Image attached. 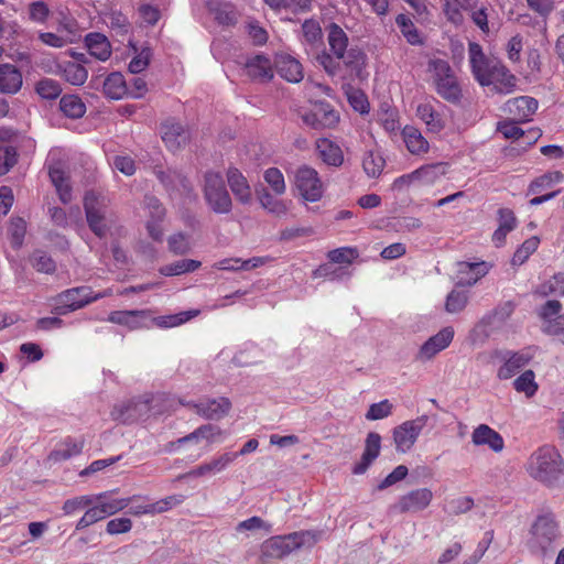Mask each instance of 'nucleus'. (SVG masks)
Segmentation results:
<instances>
[{
	"mask_svg": "<svg viewBox=\"0 0 564 564\" xmlns=\"http://www.w3.org/2000/svg\"><path fill=\"white\" fill-rule=\"evenodd\" d=\"M560 538L561 530L555 517L552 513L541 514L530 528L527 546L533 555L545 560L553 555Z\"/></svg>",
	"mask_w": 564,
	"mask_h": 564,
	"instance_id": "nucleus-3",
	"label": "nucleus"
},
{
	"mask_svg": "<svg viewBox=\"0 0 564 564\" xmlns=\"http://www.w3.org/2000/svg\"><path fill=\"white\" fill-rule=\"evenodd\" d=\"M199 310L183 311L176 314L163 315L151 318V322L160 328H172L183 325L192 318L198 316Z\"/></svg>",
	"mask_w": 564,
	"mask_h": 564,
	"instance_id": "nucleus-41",
	"label": "nucleus"
},
{
	"mask_svg": "<svg viewBox=\"0 0 564 564\" xmlns=\"http://www.w3.org/2000/svg\"><path fill=\"white\" fill-rule=\"evenodd\" d=\"M433 499V492L429 488H419L400 497L392 507L401 513L419 512L427 508Z\"/></svg>",
	"mask_w": 564,
	"mask_h": 564,
	"instance_id": "nucleus-13",
	"label": "nucleus"
},
{
	"mask_svg": "<svg viewBox=\"0 0 564 564\" xmlns=\"http://www.w3.org/2000/svg\"><path fill=\"white\" fill-rule=\"evenodd\" d=\"M402 137L410 153L421 155L429 151V142L416 128L411 126L404 127Z\"/></svg>",
	"mask_w": 564,
	"mask_h": 564,
	"instance_id": "nucleus-37",
	"label": "nucleus"
},
{
	"mask_svg": "<svg viewBox=\"0 0 564 564\" xmlns=\"http://www.w3.org/2000/svg\"><path fill=\"white\" fill-rule=\"evenodd\" d=\"M187 130L178 122L166 121L162 126V140L172 151L180 149L188 141Z\"/></svg>",
	"mask_w": 564,
	"mask_h": 564,
	"instance_id": "nucleus-27",
	"label": "nucleus"
},
{
	"mask_svg": "<svg viewBox=\"0 0 564 564\" xmlns=\"http://www.w3.org/2000/svg\"><path fill=\"white\" fill-rule=\"evenodd\" d=\"M228 185L236 197V199L248 205L252 202L251 187L246 176L236 167H230L227 172Z\"/></svg>",
	"mask_w": 564,
	"mask_h": 564,
	"instance_id": "nucleus-23",
	"label": "nucleus"
},
{
	"mask_svg": "<svg viewBox=\"0 0 564 564\" xmlns=\"http://www.w3.org/2000/svg\"><path fill=\"white\" fill-rule=\"evenodd\" d=\"M427 69L433 74L435 89L442 98L451 102L460 99L462 89L448 62L441 58L431 59Z\"/></svg>",
	"mask_w": 564,
	"mask_h": 564,
	"instance_id": "nucleus-6",
	"label": "nucleus"
},
{
	"mask_svg": "<svg viewBox=\"0 0 564 564\" xmlns=\"http://www.w3.org/2000/svg\"><path fill=\"white\" fill-rule=\"evenodd\" d=\"M84 209L88 227L99 238L105 237L117 223L110 198L102 193L88 191L84 196Z\"/></svg>",
	"mask_w": 564,
	"mask_h": 564,
	"instance_id": "nucleus-4",
	"label": "nucleus"
},
{
	"mask_svg": "<svg viewBox=\"0 0 564 564\" xmlns=\"http://www.w3.org/2000/svg\"><path fill=\"white\" fill-rule=\"evenodd\" d=\"M358 253L352 248H338L328 252L327 258L333 263L350 264Z\"/></svg>",
	"mask_w": 564,
	"mask_h": 564,
	"instance_id": "nucleus-63",
	"label": "nucleus"
},
{
	"mask_svg": "<svg viewBox=\"0 0 564 564\" xmlns=\"http://www.w3.org/2000/svg\"><path fill=\"white\" fill-rule=\"evenodd\" d=\"M109 494V491H105L98 495H93L96 499L95 502L100 505L107 517L126 509L132 500L131 498H110Z\"/></svg>",
	"mask_w": 564,
	"mask_h": 564,
	"instance_id": "nucleus-43",
	"label": "nucleus"
},
{
	"mask_svg": "<svg viewBox=\"0 0 564 564\" xmlns=\"http://www.w3.org/2000/svg\"><path fill=\"white\" fill-rule=\"evenodd\" d=\"M107 516L98 502L87 507L84 516L77 521L76 530H83L93 525L94 523L106 519Z\"/></svg>",
	"mask_w": 564,
	"mask_h": 564,
	"instance_id": "nucleus-53",
	"label": "nucleus"
},
{
	"mask_svg": "<svg viewBox=\"0 0 564 564\" xmlns=\"http://www.w3.org/2000/svg\"><path fill=\"white\" fill-rule=\"evenodd\" d=\"M447 170L448 165L445 162L426 164L415 170V176L419 184L430 186L438 182Z\"/></svg>",
	"mask_w": 564,
	"mask_h": 564,
	"instance_id": "nucleus-34",
	"label": "nucleus"
},
{
	"mask_svg": "<svg viewBox=\"0 0 564 564\" xmlns=\"http://www.w3.org/2000/svg\"><path fill=\"white\" fill-rule=\"evenodd\" d=\"M564 178L563 173L560 171L549 172L535 178L529 187L532 194L541 193L545 188H550L553 184L562 182Z\"/></svg>",
	"mask_w": 564,
	"mask_h": 564,
	"instance_id": "nucleus-54",
	"label": "nucleus"
},
{
	"mask_svg": "<svg viewBox=\"0 0 564 564\" xmlns=\"http://www.w3.org/2000/svg\"><path fill=\"white\" fill-rule=\"evenodd\" d=\"M531 358L532 356L525 351L509 352L505 364L498 370V378L501 380L512 378L529 364Z\"/></svg>",
	"mask_w": 564,
	"mask_h": 564,
	"instance_id": "nucleus-28",
	"label": "nucleus"
},
{
	"mask_svg": "<svg viewBox=\"0 0 564 564\" xmlns=\"http://www.w3.org/2000/svg\"><path fill=\"white\" fill-rule=\"evenodd\" d=\"M454 338V329L451 326L444 327L437 334L430 337L420 348L416 359L421 361L430 360L440 351L449 346Z\"/></svg>",
	"mask_w": 564,
	"mask_h": 564,
	"instance_id": "nucleus-14",
	"label": "nucleus"
},
{
	"mask_svg": "<svg viewBox=\"0 0 564 564\" xmlns=\"http://www.w3.org/2000/svg\"><path fill=\"white\" fill-rule=\"evenodd\" d=\"M538 109V101L533 97L520 96L509 99L503 111L517 122H528Z\"/></svg>",
	"mask_w": 564,
	"mask_h": 564,
	"instance_id": "nucleus-15",
	"label": "nucleus"
},
{
	"mask_svg": "<svg viewBox=\"0 0 564 564\" xmlns=\"http://www.w3.org/2000/svg\"><path fill=\"white\" fill-rule=\"evenodd\" d=\"M294 185L301 197L307 202L319 200L324 193V186L317 171L307 165L296 170Z\"/></svg>",
	"mask_w": 564,
	"mask_h": 564,
	"instance_id": "nucleus-8",
	"label": "nucleus"
},
{
	"mask_svg": "<svg viewBox=\"0 0 564 564\" xmlns=\"http://www.w3.org/2000/svg\"><path fill=\"white\" fill-rule=\"evenodd\" d=\"M471 442L475 446H487L495 453H501L505 448L503 437L487 424H479L474 429Z\"/></svg>",
	"mask_w": 564,
	"mask_h": 564,
	"instance_id": "nucleus-18",
	"label": "nucleus"
},
{
	"mask_svg": "<svg viewBox=\"0 0 564 564\" xmlns=\"http://www.w3.org/2000/svg\"><path fill=\"white\" fill-rule=\"evenodd\" d=\"M470 12V19L475 23V25L482 32L489 33V13L488 8L485 6H480L479 8H475L473 10H468Z\"/></svg>",
	"mask_w": 564,
	"mask_h": 564,
	"instance_id": "nucleus-64",
	"label": "nucleus"
},
{
	"mask_svg": "<svg viewBox=\"0 0 564 564\" xmlns=\"http://www.w3.org/2000/svg\"><path fill=\"white\" fill-rule=\"evenodd\" d=\"M86 46L91 56L99 61H107L111 55L108 39L101 33H89L85 39Z\"/></svg>",
	"mask_w": 564,
	"mask_h": 564,
	"instance_id": "nucleus-35",
	"label": "nucleus"
},
{
	"mask_svg": "<svg viewBox=\"0 0 564 564\" xmlns=\"http://www.w3.org/2000/svg\"><path fill=\"white\" fill-rule=\"evenodd\" d=\"M274 66L278 74L290 83H300L304 77L302 64L290 54H276Z\"/></svg>",
	"mask_w": 564,
	"mask_h": 564,
	"instance_id": "nucleus-19",
	"label": "nucleus"
},
{
	"mask_svg": "<svg viewBox=\"0 0 564 564\" xmlns=\"http://www.w3.org/2000/svg\"><path fill=\"white\" fill-rule=\"evenodd\" d=\"M469 64L475 79L481 86H495L497 90L510 91L514 86L516 78L500 61L488 58L481 46L476 42L468 44Z\"/></svg>",
	"mask_w": 564,
	"mask_h": 564,
	"instance_id": "nucleus-1",
	"label": "nucleus"
},
{
	"mask_svg": "<svg viewBox=\"0 0 564 564\" xmlns=\"http://www.w3.org/2000/svg\"><path fill=\"white\" fill-rule=\"evenodd\" d=\"M491 269V264L486 261L480 262H459L458 263V283L463 285H474L477 283L482 276H485L489 270Z\"/></svg>",
	"mask_w": 564,
	"mask_h": 564,
	"instance_id": "nucleus-24",
	"label": "nucleus"
},
{
	"mask_svg": "<svg viewBox=\"0 0 564 564\" xmlns=\"http://www.w3.org/2000/svg\"><path fill=\"white\" fill-rule=\"evenodd\" d=\"M58 69L63 78L75 86L83 85L88 77L87 69L78 62H64L58 65Z\"/></svg>",
	"mask_w": 564,
	"mask_h": 564,
	"instance_id": "nucleus-40",
	"label": "nucleus"
},
{
	"mask_svg": "<svg viewBox=\"0 0 564 564\" xmlns=\"http://www.w3.org/2000/svg\"><path fill=\"white\" fill-rule=\"evenodd\" d=\"M384 166L383 158L375 152H368L365 154L362 160V167L368 176L376 177L378 176Z\"/></svg>",
	"mask_w": 564,
	"mask_h": 564,
	"instance_id": "nucleus-57",
	"label": "nucleus"
},
{
	"mask_svg": "<svg viewBox=\"0 0 564 564\" xmlns=\"http://www.w3.org/2000/svg\"><path fill=\"white\" fill-rule=\"evenodd\" d=\"M61 111L73 119L80 118L86 112V106L76 95H64L59 100Z\"/></svg>",
	"mask_w": 564,
	"mask_h": 564,
	"instance_id": "nucleus-45",
	"label": "nucleus"
},
{
	"mask_svg": "<svg viewBox=\"0 0 564 564\" xmlns=\"http://www.w3.org/2000/svg\"><path fill=\"white\" fill-rule=\"evenodd\" d=\"M339 59L343 61V64L349 73V77L351 79L364 82L368 78L369 73L366 69L367 55L362 50L358 47H350L347 53Z\"/></svg>",
	"mask_w": 564,
	"mask_h": 564,
	"instance_id": "nucleus-17",
	"label": "nucleus"
},
{
	"mask_svg": "<svg viewBox=\"0 0 564 564\" xmlns=\"http://www.w3.org/2000/svg\"><path fill=\"white\" fill-rule=\"evenodd\" d=\"M392 404L389 400H382L369 406L366 413V419L369 421H377L388 417L392 413Z\"/></svg>",
	"mask_w": 564,
	"mask_h": 564,
	"instance_id": "nucleus-61",
	"label": "nucleus"
},
{
	"mask_svg": "<svg viewBox=\"0 0 564 564\" xmlns=\"http://www.w3.org/2000/svg\"><path fill=\"white\" fill-rule=\"evenodd\" d=\"M245 69L248 77L253 80L267 82L273 78L272 63L262 54L250 57L245 65Z\"/></svg>",
	"mask_w": 564,
	"mask_h": 564,
	"instance_id": "nucleus-26",
	"label": "nucleus"
},
{
	"mask_svg": "<svg viewBox=\"0 0 564 564\" xmlns=\"http://www.w3.org/2000/svg\"><path fill=\"white\" fill-rule=\"evenodd\" d=\"M258 198L260 205L269 213L274 214L275 216L281 217L286 215V213L289 212L291 202L278 199L273 195H271L267 189L258 192Z\"/></svg>",
	"mask_w": 564,
	"mask_h": 564,
	"instance_id": "nucleus-44",
	"label": "nucleus"
},
{
	"mask_svg": "<svg viewBox=\"0 0 564 564\" xmlns=\"http://www.w3.org/2000/svg\"><path fill=\"white\" fill-rule=\"evenodd\" d=\"M48 175L51 182L56 188L58 197L63 204H67L72 200V187L69 184V177L61 162H51L48 165Z\"/></svg>",
	"mask_w": 564,
	"mask_h": 564,
	"instance_id": "nucleus-21",
	"label": "nucleus"
},
{
	"mask_svg": "<svg viewBox=\"0 0 564 564\" xmlns=\"http://www.w3.org/2000/svg\"><path fill=\"white\" fill-rule=\"evenodd\" d=\"M23 85L21 70L10 63L0 64V93L6 95L18 94Z\"/></svg>",
	"mask_w": 564,
	"mask_h": 564,
	"instance_id": "nucleus-22",
	"label": "nucleus"
},
{
	"mask_svg": "<svg viewBox=\"0 0 564 564\" xmlns=\"http://www.w3.org/2000/svg\"><path fill=\"white\" fill-rule=\"evenodd\" d=\"M35 91L41 98L53 100L61 95L62 87L55 79L42 78L36 83Z\"/></svg>",
	"mask_w": 564,
	"mask_h": 564,
	"instance_id": "nucleus-52",
	"label": "nucleus"
},
{
	"mask_svg": "<svg viewBox=\"0 0 564 564\" xmlns=\"http://www.w3.org/2000/svg\"><path fill=\"white\" fill-rule=\"evenodd\" d=\"M426 415L403 422L393 429V441L395 449L400 453L409 452L415 444L422 430L427 423Z\"/></svg>",
	"mask_w": 564,
	"mask_h": 564,
	"instance_id": "nucleus-10",
	"label": "nucleus"
},
{
	"mask_svg": "<svg viewBox=\"0 0 564 564\" xmlns=\"http://www.w3.org/2000/svg\"><path fill=\"white\" fill-rule=\"evenodd\" d=\"M525 469L536 481L553 488H564V460L554 446L543 445L535 449Z\"/></svg>",
	"mask_w": 564,
	"mask_h": 564,
	"instance_id": "nucleus-2",
	"label": "nucleus"
},
{
	"mask_svg": "<svg viewBox=\"0 0 564 564\" xmlns=\"http://www.w3.org/2000/svg\"><path fill=\"white\" fill-rule=\"evenodd\" d=\"M99 297L100 295L90 296L89 289L85 286L69 289L57 295L54 312L58 315H66L69 312L88 305Z\"/></svg>",
	"mask_w": 564,
	"mask_h": 564,
	"instance_id": "nucleus-11",
	"label": "nucleus"
},
{
	"mask_svg": "<svg viewBox=\"0 0 564 564\" xmlns=\"http://www.w3.org/2000/svg\"><path fill=\"white\" fill-rule=\"evenodd\" d=\"M539 293L544 296H564V272L554 274L549 281L541 284L539 288Z\"/></svg>",
	"mask_w": 564,
	"mask_h": 564,
	"instance_id": "nucleus-56",
	"label": "nucleus"
},
{
	"mask_svg": "<svg viewBox=\"0 0 564 564\" xmlns=\"http://www.w3.org/2000/svg\"><path fill=\"white\" fill-rule=\"evenodd\" d=\"M318 156L328 165L339 166L344 161L341 149L328 139H318L316 141Z\"/></svg>",
	"mask_w": 564,
	"mask_h": 564,
	"instance_id": "nucleus-36",
	"label": "nucleus"
},
{
	"mask_svg": "<svg viewBox=\"0 0 564 564\" xmlns=\"http://www.w3.org/2000/svg\"><path fill=\"white\" fill-rule=\"evenodd\" d=\"M169 250L174 254H185L191 250L189 236L184 232H176L167 239Z\"/></svg>",
	"mask_w": 564,
	"mask_h": 564,
	"instance_id": "nucleus-60",
	"label": "nucleus"
},
{
	"mask_svg": "<svg viewBox=\"0 0 564 564\" xmlns=\"http://www.w3.org/2000/svg\"><path fill=\"white\" fill-rule=\"evenodd\" d=\"M83 447V440L67 437L56 445L55 449L50 454L48 459L54 463L67 460L73 456L79 455Z\"/></svg>",
	"mask_w": 564,
	"mask_h": 564,
	"instance_id": "nucleus-32",
	"label": "nucleus"
},
{
	"mask_svg": "<svg viewBox=\"0 0 564 564\" xmlns=\"http://www.w3.org/2000/svg\"><path fill=\"white\" fill-rule=\"evenodd\" d=\"M346 94L350 106L356 111L360 113H367L369 111L367 96L361 90L349 88Z\"/></svg>",
	"mask_w": 564,
	"mask_h": 564,
	"instance_id": "nucleus-62",
	"label": "nucleus"
},
{
	"mask_svg": "<svg viewBox=\"0 0 564 564\" xmlns=\"http://www.w3.org/2000/svg\"><path fill=\"white\" fill-rule=\"evenodd\" d=\"M469 296L468 292L453 290L446 296L445 311L449 314H457L466 307Z\"/></svg>",
	"mask_w": 564,
	"mask_h": 564,
	"instance_id": "nucleus-50",
	"label": "nucleus"
},
{
	"mask_svg": "<svg viewBox=\"0 0 564 564\" xmlns=\"http://www.w3.org/2000/svg\"><path fill=\"white\" fill-rule=\"evenodd\" d=\"M237 457L238 454L231 452L224 453L220 456L214 457L212 460L191 469L185 475H182L181 478H198L219 474L234 463Z\"/></svg>",
	"mask_w": 564,
	"mask_h": 564,
	"instance_id": "nucleus-16",
	"label": "nucleus"
},
{
	"mask_svg": "<svg viewBox=\"0 0 564 564\" xmlns=\"http://www.w3.org/2000/svg\"><path fill=\"white\" fill-rule=\"evenodd\" d=\"M479 1L480 0H445L443 11L449 22L458 25L464 21L462 11L477 8Z\"/></svg>",
	"mask_w": 564,
	"mask_h": 564,
	"instance_id": "nucleus-33",
	"label": "nucleus"
},
{
	"mask_svg": "<svg viewBox=\"0 0 564 564\" xmlns=\"http://www.w3.org/2000/svg\"><path fill=\"white\" fill-rule=\"evenodd\" d=\"M381 437L376 432H370L366 438L365 451L361 462L354 468V474H364L369 465L379 456Z\"/></svg>",
	"mask_w": 564,
	"mask_h": 564,
	"instance_id": "nucleus-31",
	"label": "nucleus"
},
{
	"mask_svg": "<svg viewBox=\"0 0 564 564\" xmlns=\"http://www.w3.org/2000/svg\"><path fill=\"white\" fill-rule=\"evenodd\" d=\"M108 319L130 329H138L148 327L147 323L151 321V314L148 310L116 311L110 313Z\"/></svg>",
	"mask_w": 564,
	"mask_h": 564,
	"instance_id": "nucleus-20",
	"label": "nucleus"
},
{
	"mask_svg": "<svg viewBox=\"0 0 564 564\" xmlns=\"http://www.w3.org/2000/svg\"><path fill=\"white\" fill-rule=\"evenodd\" d=\"M144 206L148 210L147 230L149 236L155 241H162V223L166 216V210L161 202L154 196H147Z\"/></svg>",
	"mask_w": 564,
	"mask_h": 564,
	"instance_id": "nucleus-12",
	"label": "nucleus"
},
{
	"mask_svg": "<svg viewBox=\"0 0 564 564\" xmlns=\"http://www.w3.org/2000/svg\"><path fill=\"white\" fill-rule=\"evenodd\" d=\"M395 23L410 44L415 45L421 43V37L417 32V29L415 28L414 23L409 17H406L405 14H399L395 18Z\"/></svg>",
	"mask_w": 564,
	"mask_h": 564,
	"instance_id": "nucleus-55",
	"label": "nucleus"
},
{
	"mask_svg": "<svg viewBox=\"0 0 564 564\" xmlns=\"http://www.w3.org/2000/svg\"><path fill=\"white\" fill-rule=\"evenodd\" d=\"M26 223L21 217H12L8 226V236L13 249H19L24 242Z\"/></svg>",
	"mask_w": 564,
	"mask_h": 564,
	"instance_id": "nucleus-48",
	"label": "nucleus"
},
{
	"mask_svg": "<svg viewBox=\"0 0 564 564\" xmlns=\"http://www.w3.org/2000/svg\"><path fill=\"white\" fill-rule=\"evenodd\" d=\"M540 245V239L536 236H532L527 239L514 252L511 263L512 265L523 264L529 257L536 251Z\"/></svg>",
	"mask_w": 564,
	"mask_h": 564,
	"instance_id": "nucleus-51",
	"label": "nucleus"
},
{
	"mask_svg": "<svg viewBox=\"0 0 564 564\" xmlns=\"http://www.w3.org/2000/svg\"><path fill=\"white\" fill-rule=\"evenodd\" d=\"M417 117L425 123L430 132L437 133L444 128V121L430 104H421L416 109Z\"/></svg>",
	"mask_w": 564,
	"mask_h": 564,
	"instance_id": "nucleus-42",
	"label": "nucleus"
},
{
	"mask_svg": "<svg viewBox=\"0 0 564 564\" xmlns=\"http://www.w3.org/2000/svg\"><path fill=\"white\" fill-rule=\"evenodd\" d=\"M204 197L209 208L216 214L231 212L232 200L220 174L215 172L205 174Z\"/></svg>",
	"mask_w": 564,
	"mask_h": 564,
	"instance_id": "nucleus-7",
	"label": "nucleus"
},
{
	"mask_svg": "<svg viewBox=\"0 0 564 564\" xmlns=\"http://www.w3.org/2000/svg\"><path fill=\"white\" fill-rule=\"evenodd\" d=\"M200 267V262L193 259H182L166 264L160 269V273L166 276L180 275L187 272H194Z\"/></svg>",
	"mask_w": 564,
	"mask_h": 564,
	"instance_id": "nucleus-47",
	"label": "nucleus"
},
{
	"mask_svg": "<svg viewBox=\"0 0 564 564\" xmlns=\"http://www.w3.org/2000/svg\"><path fill=\"white\" fill-rule=\"evenodd\" d=\"M197 414L209 419L217 420L223 417L230 409V402L226 398L200 401L194 404Z\"/></svg>",
	"mask_w": 564,
	"mask_h": 564,
	"instance_id": "nucleus-30",
	"label": "nucleus"
},
{
	"mask_svg": "<svg viewBox=\"0 0 564 564\" xmlns=\"http://www.w3.org/2000/svg\"><path fill=\"white\" fill-rule=\"evenodd\" d=\"M221 435L223 431L217 425L205 424L187 434L186 436L171 443V447L173 451H177L185 443H194L200 440H206L208 443H215L219 441Z\"/></svg>",
	"mask_w": 564,
	"mask_h": 564,
	"instance_id": "nucleus-25",
	"label": "nucleus"
},
{
	"mask_svg": "<svg viewBox=\"0 0 564 564\" xmlns=\"http://www.w3.org/2000/svg\"><path fill=\"white\" fill-rule=\"evenodd\" d=\"M30 263L40 273L53 274L56 271L55 261L43 250H34L30 256Z\"/></svg>",
	"mask_w": 564,
	"mask_h": 564,
	"instance_id": "nucleus-46",
	"label": "nucleus"
},
{
	"mask_svg": "<svg viewBox=\"0 0 564 564\" xmlns=\"http://www.w3.org/2000/svg\"><path fill=\"white\" fill-rule=\"evenodd\" d=\"M263 178L276 195L284 194L286 185L284 176L279 169H268L263 174Z\"/></svg>",
	"mask_w": 564,
	"mask_h": 564,
	"instance_id": "nucleus-58",
	"label": "nucleus"
},
{
	"mask_svg": "<svg viewBox=\"0 0 564 564\" xmlns=\"http://www.w3.org/2000/svg\"><path fill=\"white\" fill-rule=\"evenodd\" d=\"M317 539L318 535L313 531H297L270 538L261 544L260 561L265 563L269 560L283 558L305 545H314Z\"/></svg>",
	"mask_w": 564,
	"mask_h": 564,
	"instance_id": "nucleus-5",
	"label": "nucleus"
},
{
	"mask_svg": "<svg viewBox=\"0 0 564 564\" xmlns=\"http://www.w3.org/2000/svg\"><path fill=\"white\" fill-rule=\"evenodd\" d=\"M513 387L516 391L524 393L531 398L538 391V383L535 382V375L532 370H525L514 381Z\"/></svg>",
	"mask_w": 564,
	"mask_h": 564,
	"instance_id": "nucleus-49",
	"label": "nucleus"
},
{
	"mask_svg": "<svg viewBox=\"0 0 564 564\" xmlns=\"http://www.w3.org/2000/svg\"><path fill=\"white\" fill-rule=\"evenodd\" d=\"M104 94L113 100L121 99L128 94V84L121 73L113 72L106 77Z\"/></svg>",
	"mask_w": 564,
	"mask_h": 564,
	"instance_id": "nucleus-39",
	"label": "nucleus"
},
{
	"mask_svg": "<svg viewBox=\"0 0 564 564\" xmlns=\"http://www.w3.org/2000/svg\"><path fill=\"white\" fill-rule=\"evenodd\" d=\"M95 501L96 499L93 495L78 496L72 499H67L63 503L62 509L64 511V514L70 516L78 510L85 509L88 506L94 505Z\"/></svg>",
	"mask_w": 564,
	"mask_h": 564,
	"instance_id": "nucleus-59",
	"label": "nucleus"
},
{
	"mask_svg": "<svg viewBox=\"0 0 564 564\" xmlns=\"http://www.w3.org/2000/svg\"><path fill=\"white\" fill-rule=\"evenodd\" d=\"M300 117L303 123L317 130L334 128L339 121L338 112L324 101L315 102L311 109L301 111Z\"/></svg>",
	"mask_w": 564,
	"mask_h": 564,
	"instance_id": "nucleus-9",
	"label": "nucleus"
},
{
	"mask_svg": "<svg viewBox=\"0 0 564 564\" xmlns=\"http://www.w3.org/2000/svg\"><path fill=\"white\" fill-rule=\"evenodd\" d=\"M327 41L330 51L336 56V58L343 57L349 48L348 46V36L345 31L337 25L336 23H332L327 29Z\"/></svg>",
	"mask_w": 564,
	"mask_h": 564,
	"instance_id": "nucleus-38",
	"label": "nucleus"
},
{
	"mask_svg": "<svg viewBox=\"0 0 564 564\" xmlns=\"http://www.w3.org/2000/svg\"><path fill=\"white\" fill-rule=\"evenodd\" d=\"M498 228L492 234V242L496 247H502L507 235L517 227L514 213L509 208H500L498 210Z\"/></svg>",
	"mask_w": 564,
	"mask_h": 564,
	"instance_id": "nucleus-29",
	"label": "nucleus"
}]
</instances>
